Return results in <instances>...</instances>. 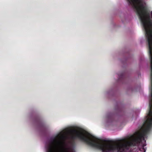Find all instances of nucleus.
<instances>
[{"instance_id": "1", "label": "nucleus", "mask_w": 152, "mask_h": 152, "mask_svg": "<svg viewBox=\"0 0 152 152\" xmlns=\"http://www.w3.org/2000/svg\"><path fill=\"white\" fill-rule=\"evenodd\" d=\"M77 134L78 137L87 141L91 144L96 142V139L95 137L83 130H79L77 133Z\"/></svg>"}, {"instance_id": "2", "label": "nucleus", "mask_w": 152, "mask_h": 152, "mask_svg": "<svg viewBox=\"0 0 152 152\" xmlns=\"http://www.w3.org/2000/svg\"><path fill=\"white\" fill-rule=\"evenodd\" d=\"M110 148V147L106 146H103V147L101 148V149L104 151H105V152H109Z\"/></svg>"}, {"instance_id": "3", "label": "nucleus", "mask_w": 152, "mask_h": 152, "mask_svg": "<svg viewBox=\"0 0 152 152\" xmlns=\"http://www.w3.org/2000/svg\"><path fill=\"white\" fill-rule=\"evenodd\" d=\"M149 45L150 49V52L151 53H151L152 52V49L151 48V42H150V41L149 42Z\"/></svg>"}, {"instance_id": "4", "label": "nucleus", "mask_w": 152, "mask_h": 152, "mask_svg": "<svg viewBox=\"0 0 152 152\" xmlns=\"http://www.w3.org/2000/svg\"><path fill=\"white\" fill-rule=\"evenodd\" d=\"M149 115L150 117H152V113L151 111H150L149 113Z\"/></svg>"}, {"instance_id": "5", "label": "nucleus", "mask_w": 152, "mask_h": 152, "mask_svg": "<svg viewBox=\"0 0 152 152\" xmlns=\"http://www.w3.org/2000/svg\"><path fill=\"white\" fill-rule=\"evenodd\" d=\"M146 30V31H147V30Z\"/></svg>"}, {"instance_id": "6", "label": "nucleus", "mask_w": 152, "mask_h": 152, "mask_svg": "<svg viewBox=\"0 0 152 152\" xmlns=\"http://www.w3.org/2000/svg\"><path fill=\"white\" fill-rule=\"evenodd\" d=\"M151 109H152V107H151Z\"/></svg>"}, {"instance_id": "7", "label": "nucleus", "mask_w": 152, "mask_h": 152, "mask_svg": "<svg viewBox=\"0 0 152 152\" xmlns=\"http://www.w3.org/2000/svg\"><path fill=\"white\" fill-rule=\"evenodd\" d=\"M152 119H151V121Z\"/></svg>"}]
</instances>
